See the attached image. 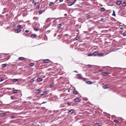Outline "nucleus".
<instances>
[{"mask_svg": "<svg viewBox=\"0 0 126 126\" xmlns=\"http://www.w3.org/2000/svg\"><path fill=\"white\" fill-rule=\"evenodd\" d=\"M46 103V102H42V104H43L45 103Z\"/></svg>", "mask_w": 126, "mask_h": 126, "instance_id": "nucleus-54", "label": "nucleus"}, {"mask_svg": "<svg viewBox=\"0 0 126 126\" xmlns=\"http://www.w3.org/2000/svg\"><path fill=\"white\" fill-rule=\"evenodd\" d=\"M122 35H123V36H126V34L124 33H122Z\"/></svg>", "mask_w": 126, "mask_h": 126, "instance_id": "nucleus-41", "label": "nucleus"}, {"mask_svg": "<svg viewBox=\"0 0 126 126\" xmlns=\"http://www.w3.org/2000/svg\"><path fill=\"white\" fill-rule=\"evenodd\" d=\"M103 53H101L99 54H97V56H103Z\"/></svg>", "mask_w": 126, "mask_h": 126, "instance_id": "nucleus-21", "label": "nucleus"}, {"mask_svg": "<svg viewBox=\"0 0 126 126\" xmlns=\"http://www.w3.org/2000/svg\"><path fill=\"white\" fill-rule=\"evenodd\" d=\"M123 28H125L126 27V26L125 25H123Z\"/></svg>", "mask_w": 126, "mask_h": 126, "instance_id": "nucleus-51", "label": "nucleus"}, {"mask_svg": "<svg viewBox=\"0 0 126 126\" xmlns=\"http://www.w3.org/2000/svg\"><path fill=\"white\" fill-rule=\"evenodd\" d=\"M6 115L5 113H0V115L1 116H3L5 115Z\"/></svg>", "mask_w": 126, "mask_h": 126, "instance_id": "nucleus-20", "label": "nucleus"}, {"mask_svg": "<svg viewBox=\"0 0 126 126\" xmlns=\"http://www.w3.org/2000/svg\"><path fill=\"white\" fill-rule=\"evenodd\" d=\"M40 7V5H38L36 7V8L37 9H39Z\"/></svg>", "mask_w": 126, "mask_h": 126, "instance_id": "nucleus-32", "label": "nucleus"}, {"mask_svg": "<svg viewBox=\"0 0 126 126\" xmlns=\"http://www.w3.org/2000/svg\"><path fill=\"white\" fill-rule=\"evenodd\" d=\"M99 71H100V70H99Z\"/></svg>", "mask_w": 126, "mask_h": 126, "instance_id": "nucleus-59", "label": "nucleus"}, {"mask_svg": "<svg viewBox=\"0 0 126 126\" xmlns=\"http://www.w3.org/2000/svg\"><path fill=\"white\" fill-rule=\"evenodd\" d=\"M11 99H13V100H14L15 99V96H11Z\"/></svg>", "mask_w": 126, "mask_h": 126, "instance_id": "nucleus-27", "label": "nucleus"}, {"mask_svg": "<svg viewBox=\"0 0 126 126\" xmlns=\"http://www.w3.org/2000/svg\"><path fill=\"white\" fill-rule=\"evenodd\" d=\"M54 85V84L53 83H52L51 84L49 85V87L50 88L52 87Z\"/></svg>", "mask_w": 126, "mask_h": 126, "instance_id": "nucleus-16", "label": "nucleus"}, {"mask_svg": "<svg viewBox=\"0 0 126 126\" xmlns=\"http://www.w3.org/2000/svg\"><path fill=\"white\" fill-rule=\"evenodd\" d=\"M47 94V92H46V91H45L43 92V93L41 95H45L46 94Z\"/></svg>", "mask_w": 126, "mask_h": 126, "instance_id": "nucleus-14", "label": "nucleus"}, {"mask_svg": "<svg viewBox=\"0 0 126 126\" xmlns=\"http://www.w3.org/2000/svg\"><path fill=\"white\" fill-rule=\"evenodd\" d=\"M41 91V90L40 89H38L36 91V93H39L40 91Z\"/></svg>", "mask_w": 126, "mask_h": 126, "instance_id": "nucleus-31", "label": "nucleus"}, {"mask_svg": "<svg viewBox=\"0 0 126 126\" xmlns=\"http://www.w3.org/2000/svg\"><path fill=\"white\" fill-rule=\"evenodd\" d=\"M59 18H59H57V19H59V18Z\"/></svg>", "mask_w": 126, "mask_h": 126, "instance_id": "nucleus-57", "label": "nucleus"}, {"mask_svg": "<svg viewBox=\"0 0 126 126\" xmlns=\"http://www.w3.org/2000/svg\"><path fill=\"white\" fill-rule=\"evenodd\" d=\"M51 20V18H49L47 19L46 20V22H48L49 21H50Z\"/></svg>", "mask_w": 126, "mask_h": 126, "instance_id": "nucleus-7", "label": "nucleus"}, {"mask_svg": "<svg viewBox=\"0 0 126 126\" xmlns=\"http://www.w3.org/2000/svg\"><path fill=\"white\" fill-rule=\"evenodd\" d=\"M36 35L35 34H32L31 36V37L32 38H35L36 37Z\"/></svg>", "mask_w": 126, "mask_h": 126, "instance_id": "nucleus-2", "label": "nucleus"}, {"mask_svg": "<svg viewBox=\"0 0 126 126\" xmlns=\"http://www.w3.org/2000/svg\"><path fill=\"white\" fill-rule=\"evenodd\" d=\"M43 79L41 78H38L37 79V80L38 81H41L43 80Z\"/></svg>", "mask_w": 126, "mask_h": 126, "instance_id": "nucleus-10", "label": "nucleus"}, {"mask_svg": "<svg viewBox=\"0 0 126 126\" xmlns=\"http://www.w3.org/2000/svg\"><path fill=\"white\" fill-rule=\"evenodd\" d=\"M39 29L37 28H36L34 29V30L35 31H38L39 30Z\"/></svg>", "mask_w": 126, "mask_h": 126, "instance_id": "nucleus-39", "label": "nucleus"}, {"mask_svg": "<svg viewBox=\"0 0 126 126\" xmlns=\"http://www.w3.org/2000/svg\"><path fill=\"white\" fill-rule=\"evenodd\" d=\"M67 14H65L64 15V16H67Z\"/></svg>", "mask_w": 126, "mask_h": 126, "instance_id": "nucleus-52", "label": "nucleus"}, {"mask_svg": "<svg viewBox=\"0 0 126 126\" xmlns=\"http://www.w3.org/2000/svg\"><path fill=\"white\" fill-rule=\"evenodd\" d=\"M17 27L18 28V29H19L22 28L21 27V26L20 25H17Z\"/></svg>", "mask_w": 126, "mask_h": 126, "instance_id": "nucleus-17", "label": "nucleus"}, {"mask_svg": "<svg viewBox=\"0 0 126 126\" xmlns=\"http://www.w3.org/2000/svg\"><path fill=\"white\" fill-rule=\"evenodd\" d=\"M77 102H79L80 101V99L79 98H76L74 100Z\"/></svg>", "mask_w": 126, "mask_h": 126, "instance_id": "nucleus-3", "label": "nucleus"}, {"mask_svg": "<svg viewBox=\"0 0 126 126\" xmlns=\"http://www.w3.org/2000/svg\"><path fill=\"white\" fill-rule=\"evenodd\" d=\"M120 29H121V30H122V29H123V28H122V27H121L120 28Z\"/></svg>", "mask_w": 126, "mask_h": 126, "instance_id": "nucleus-55", "label": "nucleus"}, {"mask_svg": "<svg viewBox=\"0 0 126 126\" xmlns=\"http://www.w3.org/2000/svg\"><path fill=\"white\" fill-rule=\"evenodd\" d=\"M122 6L124 7H125L126 5V2H124L122 3Z\"/></svg>", "mask_w": 126, "mask_h": 126, "instance_id": "nucleus-13", "label": "nucleus"}, {"mask_svg": "<svg viewBox=\"0 0 126 126\" xmlns=\"http://www.w3.org/2000/svg\"><path fill=\"white\" fill-rule=\"evenodd\" d=\"M68 6H71L72 5H73L74 4L72 2H68Z\"/></svg>", "mask_w": 126, "mask_h": 126, "instance_id": "nucleus-12", "label": "nucleus"}, {"mask_svg": "<svg viewBox=\"0 0 126 126\" xmlns=\"http://www.w3.org/2000/svg\"><path fill=\"white\" fill-rule=\"evenodd\" d=\"M77 0H75L73 2V3L74 4L75 2Z\"/></svg>", "mask_w": 126, "mask_h": 126, "instance_id": "nucleus-50", "label": "nucleus"}, {"mask_svg": "<svg viewBox=\"0 0 126 126\" xmlns=\"http://www.w3.org/2000/svg\"><path fill=\"white\" fill-rule=\"evenodd\" d=\"M79 38L78 37H76L75 38V39L76 40H79Z\"/></svg>", "mask_w": 126, "mask_h": 126, "instance_id": "nucleus-34", "label": "nucleus"}, {"mask_svg": "<svg viewBox=\"0 0 126 126\" xmlns=\"http://www.w3.org/2000/svg\"><path fill=\"white\" fill-rule=\"evenodd\" d=\"M93 53L89 54L88 55V56H92L93 55Z\"/></svg>", "mask_w": 126, "mask_h": 126, "instance_id": "nucleus-38", "label": "nucleus"}, {"mask_svg": "<svg viewBox=\"0 0 126 126\" xmlns=\"http://www.w3.org/2000/svg\"><path fill=\"white\" fill-rule=\"evenodd\" d=\"M63 0H59V2H62L63 1ZM59 0H56L55 2L56 3H58L59 2H58Z\"/></svg>", "mask_w": 126, "mask_h": 126, "instance_id": "nucleus-23", "label": "nucleus"}, {"mask_svg": "<svg viewBox=\"0 0 126 126\" xmlns=\"http://www.w3.org/2000/svg\"><path fill=\"white\" fill-rule=\"evenodd\" d=\"M29 31V30H26L25 31V32L28 33Z\"/></svg>", "mask_w": 126, "mask_h": 126, "instance_id": "nucleus-46", "label": "nucleus"}, {"mask_svg": "<svg viewBox=\"0 0 126 126\" xmlns=\"http://www.w3.org/2000/svg\"><path fill=\"white\" fill-rule=\"evenodd\" d=\"M2 67H5L6 66V64H3L2 65Z\"/></svg>", "mask_w": 126, "mask_h": 126, "instance_id": "nucleus-36", "label": "nucleus"}, {"mask_svg": "<svg viewBox=\"0 0 126 126\" xmlns=\"http://www.w3.org/2000/svg\"><path fill=\"white\" fill-rule=\"evenodd\" d=\"M49 61L48 59H46L43 60V62L44 63H48V61Z\"/></svg>", "mask_w": 126, "mask_h": 126, "instance_id": "nucleus-9", "label": "nucleus"}, {"mask_svg": "<svg viewBox=\"0 0 126 126\" xmlns=\"http://www.w3.org/2000/svg\"><path fill=\"white\" fill-rule=\"evenodd\" d=\"M74 111V110H73V109H72L71 110H69L68 112V113L69 114V113H73Z\"/></svg>", "mask_w": 126, "mask_h": 126, "instance_id": "nucleus-1", "label": "nucleus"}, {"mask_svg": "<svg viewBox=\"0 0 126 126\" xmlns=\"http://www.w3.org/2000/svg\"><path fill=\"white\" fill-rule=\"evenodd\" d=\"M77 71H75V72H77Z\"/></svg>", "mask_w": 126, "mask_h": 126, "instance_id": "nucleus-58", "label": "nucleus"}, {"mask_svg": "<svg viewBox=\"0 0 126 126\" xmlns=\"http://www.w3.org/2000/svg\"><path fill=\"white\" fill-rule=\"evenodd\" d=\"M93 54L94 56H95L98 54V52L97 51H95L93 53Z\"/></svg>", "mask_w": 126, "mask_h": 126, "instance_id": "nucleus-18", "label": "nucleus"}, {"mask_svg": "<svg viewBox=\"0 0 126 126\" xmlns=\"http://www.w3.org/2000/svg\"><path fill=\"white\" fill-rule=\"evenodd\" d=\"M4 80V79L2 78H0V82H1Z\"/></svg>", "mask_w": 126, "mask_h": 126, "instance_id": "nucleus-33", "label": "nucleus"}, {"mask_svg": "<svg viewBox=\"0 0 126 126\" xmlns=\"http://www.w3.org/2000/svg\"><path fill=\"white\" fill-rule=\"evenodd\" d=\"M18 79H13V81L14 82H16L18 80Z\"/></svg>", "mask_w": 126, "mask_h": 126, "instance_id": "nucleus-22", "label": "nucleus"}, {"mask_svg": "<svg viewBox=\"0 0 126 126\" xmlns=\"http://www.w3.org/2000/svg\"><path fill=\"white\" fill-rule=\"evenodd\" d=\"M76 77L77 79H80L81 78V75L79 74H77V76Z\"/></svg>", "mask_w": 126, "mask_h": 126, "instance_id": "nucleus-5", "label": "nucleus"}, {"mask_svg": "<svg viewBox=\"0 0 126 126\" xmlns=\"http://www.w3.org/2000/svg\"><path fill=\"white\" fill-rule=\"evenodd\" d=\"M54 4V3L53 2H51L49 4V6H51L52 5H53Z\"/></svg>", "mask_w": 126, "mask_h": 126, "instance_id": "nucleus-28", "label": "nucleus"}, {"mask_svg": "<svg viewBox=\"0 0 126 126\" xmlns=\"http://www.w3.org/2000/svg\"><path fill=\"white\" fill-rule=\"evenodd\" d=\"M86 83L88 84H92V82L91 81H89L86 82Z\"/></svg>", "mask_w": 126, "mask_h": 126, "instance_id": "nucleus-6", "label": "nucleus"}, {"mask_svg": "<svg viewBox=\"0 0 126 126\" xmlns=\"http://www.w3.org/2000/svg\"><path fill=\"white\" fill-rule=\"evenodd\" d=\"M17 92V90H15L13 91V92L14 93H16Z\"/></svg>", "mask_w": 126, "mask_h": 126, "instance_id": "nucleus-26", "label": "nucleus"}, {"mask_svg": "<svg viewBox=\"0 0 126 126\" xmlns=\"http://www.w3.org/2000/svg\"><path fill=\"white\" fill-rule=\"evenodd\" d=\"M34 81V80L33 79H32L30 80V82H33Z\"/></svg>", "mask_w": 126, "mask_h": 126, "instance_id": "nucleus-44", "label": "nucleus"}, {"mask_svg": "<svg viewBox=\"0 0 126 126\" xmlns=\"http://www.w3.org/2000/svg\"><path fill=\"white\" fill-rule=\"evenodd\" d=\"M26 58L23 57H19L18 58V59L21 60H24Z\"/></svg>", "mask_w": 126, "mask_h": 126, "instance_id": "nucleus-11", "label": "nucleus"}, {"mask_svg": "<svg viewBox=\"0 0 126 126\" xmlns=\"http://www.w3.org/2000/svg\"><path fill=\"white\" fill-rule=\"evenodd\" d=\"M121 3V2L120 1H117L116 2V4L118 5H120Z\"/></svg>", "mask_w": 126, "mask_h": 126, "instance_id": "nucleus-19", "label": "nucleus"}, {"mask_svg": "<svg viewBox=\"0 0 126 126\" xmlns=\"http://www.w3.org/2000/svg\"><path fill=\"white\" fill-rule=\"evenodd\" d=\"M73 93L74 94H78V91H74L73 92Z\"/></svg>", "mask_w": 126, "mask_h": 126, "instance_id": "nucleus-24", "label": "nucleus"}, {"mask_svg": "<svg viewBox=\"0 0 126 126\" xmlns=\"http://www.w3.org/2000/svg\"><path fill=\"white\" fill-rule=\"evenodd\" d=\"M114 121L116 123H118V121L117 120H115Z\"/></svg>", "mask_w": 126, "mask_h": 126, "instance_id": "nucleus-43", "label": "nucleus"}, {"mask_svg": "<svg viewBox=\"0 0 126 126\" xmlns=\"http://www.w3.org/2000/svg\"><path fill=\"white\" fill-rule=\"evenodd\" d=\"M87 66H92L93 67V65H91L89 64H88L87 65Z\"/></svg>", "mask_w": 126, "mask_h": 126, "instance_id": "nucleus-47", "label": "nucleus"}, {"mask_svg": "<svg viewBox=\"0 0 126 126\" xmlns=\"http://www.w3.org/2000/svg\"><path fill=\"white\" fill-rule=\"evenodd\" d=\"M109 74V73L108 72H106V73H101V74L104 76H106L108 74Z\"/></svg>", "mask_w": 126, "mask_h": 126, "instance_id": "nucleus-8", "label": "nucleus"}, {"mask_svg": "<svg viewBox=\"0 0 126 126\" xmlns=\"http://www.w3.org/2000/svg\"><path fill=\"white\" fill-rule=\"evenodd\" d=\"M101 10L102 11H104L105 10V9L104 8H101Z\"/></svg>", "mask_w": 126, "mask_h": 126, "instance_id": "nucleus-29", "label": "nucleus"}, {"mask_svg": "<svg viewBox=\"0 0 126 126\" xmlns=\"http://www.w3.org/2000/svg\"><path fill=\"white\" fill-rule=\"evenodd\" d=\"M103 19H104L103 18H102L100 19L99 21H102L103 20Z\"/></svg>", "mask_w": 126, "mask_h": 126, "instance_id": "nucleus-49", "label": "nucleus"}, {"mask_svg": "<svg viewBox=\"0 0 126 126\" xmlns=\"http://www.w3.org/2000/svg\"><path fill=\"white\" fill-rule=\"evenodd\" d=\"M43 12V11L41 10V11H39V14H41Z\"/></svg>", "mask_w": 126, "mask_h": 126, "instance_id": "nucleus-40", "label": "nucleus"}, {"mask_svg": "<svg viewBox=\"0 0 126 126\" xmlns=\"http://www.w3.org/2000/svg\"><path fill=\"white\" fill-rule=\"evenodd\" d=\"M108 86L109 85L108 84L104 85L103 86V88L104 89H106L108 88Z\"/></svg>", "mask_w": 126, "mask_h": 126, "instance_id": "nucleus-15", "label": "nucleus"}, {"mask_svg": "<svg viewBox=\"0 0 126 126\" xmlns=\"http://www.w3.org/2000/svg\"><path fill=\"white\" fill-rule=\"evenodd\" d=\"M56 35V33H55L54 34V36H55Z\"/></svg>", "mask_w": 126, "mask_h": 126, "instance_id": "nucleus-53", "label": "nucleus"}, {"mask_svg": "<svg viewBox=\"0 0 126 126\" xmlns=\"http://www.w3.org/2000/svg\"><path fill=\"white\" fill-rule=\"evenodd\" d=\"M90 16V15H88L86 16V17L87 18H89Z\"/></svg>", "mask_w": 126, "mask_h": 126, "instance_id": "nucleus-48", "label": "nucleus"}, {"mask_svg": "<svg viewBox=\"0 0 126 126\" xmlns=\"http://www.w3.org/2000/svg\"><path fill=\"white\" fill-rule=\"evenodd\" d=\"M15 116L14 115H12L10 117V118H13L15 117Z\"/></svg>", "mask_w": 126, "mask_h": 126, "instance_id": "nucleus-45", "label": "nucleus"}, {"mask_svg": "<svg viewBox=\"0 0 126 126\" xmlns=\"http://www.w3.org/2000/svg\"><path fill=\"white\" fill-rule=\"evenodd\" d=\"M32 3L33 4H34V5H35L36 3V2H35L34 0H33V1L32 2Z\"/></svg>", "mask_w": 126, "mask_h": 126, "instance_id": "nucleus-37", "label": "nucleus"}, {"mask_svg": "<svg viewBox=\"0 0 126 126\" xmlns=\"http://www.w3.org/2000/svg\"><path fill=\"white\" fill-rule=\"evenodd\" d=\"M61 25H61V24H59L58 25V28H60V27L61 26Z\"/></svg>", "mask_w": 126, "mask_h": 126, "instance_id": "nucleus-42", "label": "nucleus"}, {"mask_svg": "<svg viewBox=\"0 0 126 126\" xmlns=\"http://www.w3.org/2000/svg\"><path fill=\"white\" fill-rule=\"evenodd\" d=\"M55 18H52V19H55Z\"/></svg>", "mask_w": 126, "mask_h": 126, "instance_id": "nucleus-56", "label": "nucleus"}, {"mask_svg": "<svg viewBox=\"0 0 126 126\" xmlns=\"http://www.w3.org/2000/svg\"><path fill=\"white\" fill-rule=\"evenodd\" d=\"M21 30L19 29H17L15 31V32L16 33H19L21 31Z\"/></svg>", "mask_w": 126, "mask_h": 126, "instance_id": "nucleus-4", "label": "nucleus"}, {"mask_svg": "<svg viewBox=\"0 0 126 126\" xmlns=\"http://www.w3.org/2000/svg\"><path fill=\"white\" fill-rule=\"evenodd\" d=\"M112 15L114 16H115V11L114 10H113Z\"/></svg>", "mask_w": 126, "mask_h": 126, "instance_id": "nucleus-30", "label": "nucleus"}, {"mask_svg": "<svg viewBox=\"0 0 126 126\" xmlns=\"http://www.w3.org/2000/svg\"><path fill=\"white\" fill-rule=\"evenodd\" d=\"M100 124L99 123H97L95 124L94 126H99Z\"/></svg>", "mask_w": 126, "mask_h": 126, "instance_id": "nucleus-35", "label": "nucleus"}, {"mask_svg": "<svg viewBox=\"0 0 126 126\" xmlns=\"http://www.w3.org/2000/svg\"><path fill=\"white\" fill-rule=\"evenodd\" d=\"M30 65L31 66H33L34 65V63H32L30 64Z\"/></svg>", "mask_w": 126, "mask_h": 126, "instance_id": "nucleus-25", "label": "nucleus"}]
</instances>
